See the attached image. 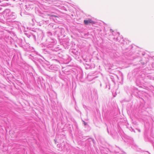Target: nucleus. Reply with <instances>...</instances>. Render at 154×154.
I'll use <instances>...</instances> for the list:
<instances>
[{
	"label": "nucleus",
	"mask_w": 154,
	"mask_h": 154,
	"mask_svg": "<svg viewBox=\"0 0 154 154\" xmlns=\"http://www.w3.org/2000/svg\"><path fill=\"white\" fill-rule=\"evenodd\" d=\"M84 23L85 25L90 24H94L95 22L92 20L91 19H88V20H85L84 21Z\"/></svg>",
	"instance_id": "nucleus-1"
},
{
	"label": "nucleus",
	"mask_w": 154,
	"mask_h": 154,
	"mask_svg": "<svg viewBox=\"0 0 154 154\" xmlns=\"http://www.w3.org/2000/svg\"><path fill=\"white\" fill-rule=\"evenodd\" d=\"M48 16H50L51 17H57L56 16H55V15H50V14H48Z\"/></svg>",
	"instance_id": "nucleus-2"
}]
</instances>
